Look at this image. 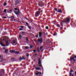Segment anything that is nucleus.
<instances>
[{
  "label": "nucleus",
  "instance_id": "obj_1",
  "mask_svg": "<svg viewBox=\"0 0 76 76\" xmlns=\"http://www.w3.org/2000/svg\"><path fill=\"white\" fill-rule=\"evenodd\" d=\"M66 21H63L62 23H61V26H63V25H67V23H69V22H70V18H68L66 19Z\"/></svg>",
  "mask_w": 76,
  "mask_h": 76
},
{
  "label": "nucleus",
  "instance_id": "obj_2",
  "mask_svg": "<svg viewBox=\"0 0 76 76\" xmlns=\"http://www.w3.org/2000/svg\"><path fill=\"white\" fill-rule=\"evenodd\" d=\"M40 14V12H39V11H37L35 13V17H38V16Z\"/></svg>",
  "mask_w": 76,
  "mask_h": 76
},
{
  "label": "nucleus",
  "instance_id": "obj_3",
  "mask_svg": "<svg viewBox=\"0 0 76 76\" xmlns=\"http://www.w3.org/2000/svg\"><path fill=\"white\" fill-rule=\"evenodd\" d=\"M10 41L9 40L7 41L6 42V44L7 45H8L10 44Z\"/></svg>",
  "mask_w": 76,
  "mask_h": 76
},
{
  "label": "nucleus",
  "instance_id": "obj_4",
  "mask_svg": "<svg viewBox=\"0 0 76 76\" xmlns=\"http://www.w3.org/2000/svg\"><path fill=\"white\" fill-rule=\"evenodd\" d=\"M37 41L39 42H40V43H42V38L39 39L37 40Z\"/></svg>",
  "mask_w": 76,
  "mask_h": 76
},
{
  "label": "nucleus",
  "instance_id": "obj_5",
  "mask_svg": "<svg viewBox=\"0 0 76 76\" xmlns=\"http://www.w3.org/2000/svg\"><path fill=\"white\" fill-rule=\"evenodd\" d=\"M3 42V40H0V44L1 45V46H4V45L2 43Z\"/></svg>",
  "mask_w": 76,
  "mask_h": 76
},
{
  "label": "nucleus",
  "instance_id": "obj_6",
  "mask_svg": "<svg viewBox=\"0 0 76 76\" xmlns=\"http://www.w3.org/2000/svg\"><path fill=\"white\" fill-rule=\"evenodd\" d=\"M10 20L11 21H13L14 20V17L13 16H11V17H10Z\"/></svg>",
  "mask_w": 76,
  "mask_h": 76
},
{
  "label": "nucleus",
  "instance_id": "obj_7",
  "mask_svg": "<svg viewBox=\"0 0 76 76\" xmlns=\"http://www.w3.org/2000/svg\"><path fill=\"white\" fill-rule=\"evenodd\" d=\"M38 62L39 64H41V58H38Z\"/></svg>",
  "mask_w": 76,
  "mask_h": 76
},
{
  "label": "nucleus",
  "instance_id": "obj_8",
  "mask_svg": "<svg viewBox=\"0 0 76 76\" xmlns=\"http://www.w3.org/2000/svg\"><path fill=\"white\" fill-rule=\"evenodd\" d=\"M14 12L16 15H18L19 13H20V12H18L17 11H14Z\"/></svg>",
  "mask_w": 76,
  "mask_h": 76
},
{
  "label": "nucleus",
  "instance_id": "obj_9",
  "mask_svg": "<svg viewBox=\"0 0 76 76\" xmlns=\"http://www.w3.org/2000/svg\"><path fill=\"white\" fill-rule=\"evenodd\" d=\"M39 36L40 38H41L42 36V33L39 32Z\"/></svg>",
  "mask_w": 76,
  "mask_h": 76
},
{
  "label": "nucleus",
  "instance_id": "obj_10",
  "mask_svg": "<svg viewBox=\"0 0 76 76\" xmlns=\"http://www.w3.org/2000/svg\"><path fill=\"white\" fill-rule=\"evenodd\" d=\"M43 46H42L40 47V49L42 50V52H43V49H42V48H43Z\"/></svg>",
  "mask_w": 76,
  "mask_h": 76
},
{
  "label": "nucleus",
  "instance_id": "obj_11",
  "mask_svg": "<svg viewBox=\"0 0 76 76\" xmlns=\"http://www.w3.org/2000/svg\"><path fill=\"white\" fill-rule=\"evenodd\" d=\"M58 12H59V13H62V12H63V11H62V10H61L60 9L58 10Z\"/></svg>",
  "mask_w": 76,
  "mask_h": 76
},
{
  "label": "nucleus",
  "instance_id": "obj_12",
  "mask_svg": "<svg viewBox=\"0 0 76 76\" xmlns=\"http://www.w3.org/2000/svg\"><path fill=\"white\" fill-rule=\"evenodd\" d=\"M4 39H3V41H4V40H5V39H7V37L6 36H4Z\"/></svg>",
  "mask_w": 76,
  "mask_h": 76
},
{
  "label": "nucleus",
  "instance_id": "obj_13",
  "mask_svg": "<svg viewBox=\"0 0 76 76\" xmlns=\"http://www.w3.org/2000/svg\"><path fill=\"white\" fill-rule=\"evenodd\" d=\"M10 53H14L15 52V50H11L10 51Z\"/></svg>",
  "mask_w": 76,
  "mask_h": 76
},
{
  "label": "nucleus",
  "instance_id": "obj_14",
  "mask_svg": "<svg viewBox=\"0 0 76 76\" xmlns=\"http://www.w3.org/2000/svg\"><path fill=\"white\" fill-rule=\"evenodd\" d=\"M20 52L19 51H15V50L14 53H15V54H18Z\"/></svg>",
  "mask_w": 76,
  "mask_h": 76
},
{
  "label": "nucleus",
  "instance_id": "obj_15",
  "mask_svg": "<svg viewBox=\"0 0 76 76\" xmlns=\"http://www.w3.org/2000/svg\"><path fill=\"white\" fill-rule=\"evenodd\" d=\"M36 70H41V69L39 67L36 68H35Z\"/></svg>",
  "mask_w": 76,
  "mask_h": 76
},
{
  "label": "nucleus",
  "instance_id": "obj_16",
  "mask_svg": "<svg viewBox=\"0 0 76 76\" xmlns=\"http://www.w3.org/2000/svg\"><path fill=\"white\" fill-rule=\"evenodd\" d=\"M28 28H29V29H32V27L30 26H28Z\"/></svg>",
  "mask_w": 76,
  "mask_h": 76
},
{
  "label": "nucleus",
  "instance_id": "obj_17",
  "mask_svg": "<svg viewBox=\"0 0 76 76\" xmlns=\"http://www.w3.org/2000/svg\"><path fill=\"white\" fill-rule=\"evenodd\" d=\"M33 47H34V46H33V45H31L30 46V48H33Z\"/></svg>",
  "mask_w": 76,
  "mask_h": 76
},
{
  "label": "nucleus",
  "instance_id": "obj_18",
  "mask_svg": "<svg viewBox=\"0 0 76 76\" xmlns=\"http://www.w3.org/2000/svg\"><path fill=\"white\" fill-rule=\"evenodd\" d=\"M39 6L40 7H41L42 6V4H41V3H40L39 4Z\"/></svg>",
  "mask_w": 76,
  "mask_h": 76
},
{
  "label": "nucleus",
  "instance_id": "obj_19",
  "mask_svg": "<svg viewBox=\"0 0 76 76\" xmlns=\"http://www.w3.org/2000/svg\"><path fill=\"white\" fill-rule=\"evenodd\" d=\"M25 57H24V56H23L22 57V60H25Z\"/></svg>",
  "mask_w": 76,
  "mask_h": 76
},
{
  "label": "nucleus",
  "instance_id": "obj_20",
  "mask_svg": "<svg viewBox=\"0 0 76 76\" xmlns=\"http://www.w3.org/2000/svg\"><path fill=\"white\" fill-rule=\"evenodd\" d=\"M7 51H8V49L7 50H5V53H7Z\"/></svg>",
  "mask_w": 76,
  "mask_h": 76
},
{
  "label": "nucleus",
  "instance_id": "obj_21",
  "mask_svg": "<svg viewBox=\"0 0 76 76\" xmlns=\"http://www.w3.org/2000/svg\"><path fill=\"white\" fill-rule=\"evenodd\" d=\"M25 48L26 49H29V48L28 46H26Z\"/></svg>",
  "mask_w": 76,
  "mask_h": 76
},
{
  "label": "nucleus",
  "instance_id": "obj_22",
  "mask_svg": "<svg viewBox=\"0 0 76 76\" xmlns=\"http://www.w3.org/2000/svg\"><path fill=\"white\" fill-rule=\"evenodd\" d=\"M22 37V35H19V38L20 39H21Z\"/></svg>",
  "mask_w": 76,
  "mask_h": 76
},
{
  "label": "nucleus",
  "instance_id": "obj_23",
  "mask_svg": "<svg viewBox=\"0 0 76 76\" xmlns=\"http://www.w3.org/2000/svg\"><path fill=\"white\" fill-rule=\"evenodd\" d=\"M16 43V42L15 41V40H13V41H12V43L14 44H15Z\"/></svg>",
  "mask_w": 76,
  "mask_h": 76
},
{
  "label": "nucleus",
  "instance_id": "obj_24",
  "mask_svg": "<svg viewBox=\"0 0 76 76\" xmlns=\"http://www.w3.org/2000/svg\"><path fill=\"white\" fill-rule=\"evenodd\" d=\"M74 59V57H73L70 58V59L71 60H73Z\"/></svg>",
  "mask_w": 76,
  "mask_h": 76
},
{
  "label": "nucleus",
  "instance_id": "obj_25",
  "mask_svg": "<svg viewBox=\"0 0 76 76\" xmlns=\"http://www.w3.org/2000/svg\"><path fill=\"white\" fill-rule=\"evenodd\" d=\"M36 75H39V72H38L37 73H35Z\"/></svg>",
  "mask_w": 76,
  "mask_h": 76
},
{
  "label": "nucleus",
  "instance_id": "obj_26",
  "mask_svg": "<svg viewBox=\"0 0 76 76\" xmlns=\"http://www.w3.org/2000/svg\"><path fill=\"white\" fill-rule=\"evenodd\" d=\"M6 3H4V6H6Z\"/></svg>",
  "mask_w": 76,
  "mask_h": 76
},
{
  "label": "nucleus",
  "instance_id": "obj_27",
  "mask_svg": "<svg viewBox=\"0 0 76 76\" xmlns=\"http://www.w3.org/2000/svg\"><path fill=\"white\" fill-rule=\"evenodd\" d=\"M19 60H22V57H20L19 58Z\"/></svg>",
  "mask_w": 76,
  "mask_h": 76
},
{
  "label": "nucleus",
  "instance_id": "obj_28",
  "mask_svg": "<svg viewBox=\"0 0 76 76\" xmlns=\"http://www.w3.org/2000/svg\"><path fill=\"white\" fill-rule=\"evenodd\" d=\"M45 28L46 29H48V26H46Z\"/></svg>",
  "mask_w": 76,
  "mask_h": 76
},
{
  "label": "nucleus",
  "instance_id": "obj_29",
  "mask_svg": "<svg viewBox=\"0 0 76 76\" xmlns=\"http://www.w3.org/2000/svg\"><path fill=\"white\" fill-rule=\"evenodd\" d=\"M26 23V25H27V26H29V24L28 23Z\"/></svg>",
  "mask_w": 76,
  "mask_h": 76
},
{
  "label": "nucleus",
  "instance_id": "obj_30",
  "mask_svg": "<svg viewBox=\"0 0 76 76\" xmlns=\"http://www.w3.org/2000/svg\"><path fill=\"white\" fill-rule=\"evenodd\" d=\"M22 48H23V49L24 50H25V47L24 46H23L22 47Z\"/></svg>",
  "mask_w": 76,
  "mask_h": 76
},
{
  "label": "nucleus",
  "instance_id": "obj_31",
  "mask_svg": "<svg viewBox=\"0 0 76 76\" xmlns=\"http://www.w3.org/2000/svg\"><path fill=\"white\" fill-rule=\"evenodd\" d=\"M56 26H57V27H60V25L58 24L56 25Z\"/></svg>",
  "mask_w": 76,
  "mask_h": 76
},
{
  "label": "nucleus",
  "instance_id": "obj_32",
  "mask_svg": "<svg viewBox=\"0 0 76 76\" xmlns=\"http://www.w3.org/2000/svg\"><path fill=\"white\" fill-rule=\"evenodd\" d=\"M7 11V10H6V9H5L4 10V12H6V11Z\"/></svg>",
  "mask_w": 76,
  "mask_h": 76
},
{
  "label": "nucleus",
  "instance_id": "obj_33",
  "mask_svg": "<svg viewBox=\"0 0 76 76\" xmlns=\"http://www.w3.org/2000/svg\"><path fill=\"white\" fill-rule=\"evenodd\" d=\"M19 31H22L23 30V29L22 28H19Z\"/></svg>",
  "mask_w": 76,
  "mask_h": 76
},
{
  "label": "nucleus",
  "instance_id": "obj_34",
  "mask_svg": "<svg viewBox=\"0 0 76 76\" xmlns=\"http://www.w3.org/2000/svg\"><path fill=\"white\" fill-rule=\"evenodd\" d=\"M54 35L55 36H56V35H57V33H54Z\"/></svg>",
  "mask_w": 76,
  "mask_h": 76
},
{
  "label": "nucleus",
  "instance_id": "obj_35",
  "mask_svg": "<svg viewBox=\"0 0 76 76\" xmlns=\"http://www.w3.org/2000/svg\"><path fill=\"white\" fill-rule=\"evenodd\" d=\"M54 10H56V11H57L58 10V9L57 8H55Z\"/></svg>",
  "mask_w": 76,
  "mask_h": 76
},
{
  "label": "nucleus",
  "instance_id": "obj_36",
  "mask_svg": "<svg viewBox=\"0 0 76 76\" xmlns=\"http://www.w3.org/2000/svg\"><path fill=\"white\" fill-rule=\"evenodd\" d=\"M15 2L16 3H19V1H16Z\"/></svg>",
  "mask_w": 76,
  "mask_h": 76
},
{
  "label": "nucleus",
  "instance_id": "obj_37",
  "mask_svg": "<svg viewBox=\"0 0 76 76\" xmlns=\"http://www.w3.org/2000/svg\"><path fill=\"white\" fill-rule=\"evenodd\" d=\"M27 57H29V54L27 53L26 55Z\"/></svg>",
  "mask_w": 76,
  "mask_h": 76
},
{
  "label": "nucleus",
  "instance_id": "obj_38",
  "mask_svg": "<svg viewBox=\"0 0 76 76\" xmlns=\"http://www.w3.org/2000/svg\"><path fill=\"white\" fill-rule=\"evenodd\" d=\"M73 70L71 69L70 70V72H71V73H72V72H73Z\"/></svg>",
  "mask_w": 76,
  "mask_h": 76
},
{
  "label": "nucleus",
  "instance_id": "obj_39",
  "mask_svg": "<svg viewBox=\"0 0 76 76\" xmlns=\"http://www.w3.org/2000/svg\"><path fill=\"white\" fill-rule=\"evenodd\" d=\"M15 10H18V9L16 8H14Z\"/></svg>",
  "mask_w": 76,
  "mask_h": 76
},
{
  "label": "nucleus",
  "instance_id": "obj_40",
  "mask_svg": "<svg viewBox=\"0 0 76 76\" xmlns=\"http://www.w3.org/2000/svg\"><path fill=\"white\" fill-rule=\"evenodd\" d=\"M26 41H29V39H28L27 38L26 39Z\"/></svg>",
  "mask_w": 76,
  "mask_h": 76
},
{
  "label": "nucleus",
  "instance_id": "obj_41",
  "mask_svg": "<svg viewBox=\"0 0 76 76\" xmlns=\"http://www.w3.org/2000/svg\"><path fill=\"white\" fill-rule=\"evenodd\" d=\"M38 52H39L40 51H39V48H38Z\"/></svg>",
  "mask_w": 76,
  "mask_h": 76
},
{
  "label": "nucleus",
  "instance_id": "obj_42",
  "mask_svg": "<svg viewBox=\"0 0 76 76\" xmlns=\"http://www.w3.org/2000/svg\"><path fill=\"white\" fill-rule=\"evenodd\" d=\"M20 27L21 28H24L23 26H21Z\"/></svg>",
  "mask_w": 76,
  "mask_h": 76
},
{
  "label": "nucleus",
  "instance_id": "obj_43",
  "mask_svg": "<svg viewBox=\"0 0 76 76\" xmlns=\"http://www.w3.org/2000/svg\"><path fill=\"white\" fill-rule=\"evenodd\" d=\"M3 18H4V19H6L7 18H6V17H3Z\"/></svg>",
  "mask_w": 76,
  "mask_h": 76
},
{
  "label": "nucleus",
  "instance_id": "obj_44",
  "mask_svg": "<svg viewBox=\"0 0 76 76\" xmlns=\"http://www.w3.org/2000/svg\"><path fill=\"white\" fill-rule=\"evenodd\" d=\"M11 60H15V59L14 58H11Z\"/></svg>",
  "mask_w": 76,
  "mask_h": 76
},
{
  "label": "nucleus",
  "instance_id": "obj_45",
  "mask_svg": "<svg viewBox=\"0 0 76 76\" xmlns=\"http://www.w3.org/2000/svg\"><path fill=\"white\" fill-rule=\"evenodd\" d=\"M33 41H34V42H36V39H34L33 40Z\"/></svg>",
  "mask_w": 76,
  "mask_h": 76
},
{
  "label": "nucleus",
  "instance_id": "obj_46",
  "mask_svg": "<svg viewBox=\"0 0 76 76\" xmlns=\"http://www.w3.org/2000/svg\"><path fill=\"white\" fill-rule=\"evenodd\" d=\"M10 13H11V12H12V10H10Z\"/></svg>",
  "mask_w": 76,
  "mask_h": 76
},
{
  "label": "nucleus",
  "instance_id": "obj_47",
  "mask_svg": "<svg viewBox=\"0 0 76 76\" xmlns=\"http://www.w3.org/2000/svg\"><path fill=\"white\" fill-rule=\"evenodd\" d=\"M2 49H3V50H5V49H6V48H5L4 47H3L2 48Z\"/></svg>",
  "mask_w": 76,
  "mask_h": 76
},
{
  "label": "nucleus",
  "instance_id": "obj_48",
  "mask_svg": "<svg viewBox=\"0 0 76 76\" xmlns=\"http://www.w3.org/2000/svg\"><path fill=\"white\" fill-rule=\"evenodd\" d=\"M72 73H70L69 74V76H72Z\"/></svg>",
  "mask_w": 76,
  "mask_h": 76
},
{
  "label": "nucleus",
  "instance_id": "obj_49",
  "mask_svg": "<svg viewBox=\"0 0 76 76\" xmlns=\"http://www.w3.org/2000/svg\"><path fill=\"white\" fill-rule=\"evenodd\" d=\"M45 35H48V33H46L45 34Z\"/></svg>",
  "mask_w": 76,
  "mask_h": 76
},
{
  "label": "nucleus",
  "instance_id": "obj_50",
  "mask_svg": "<svg viewBox=\"0 0 76 76\" xmlns=\"http://www.w3.org/2000/svg\"><path fill=\"white\" fill-rule=\"evenodd\" d=\"M75 75L76 76V71L75 72Z\"/></svg>",
  "mask_w": 76,
  "mask_h": 76
},
{
  "label": "nucleus",
  "instance_id": "obj_51",
  "mask_svg": "<svg viewBox=\"0 0 76 76\" xmlns=\"http://www.w3.org/2000/svg\"><path fill=\"white\" fill-rule=\"evenodd\" d=\"M1 57H2V56H1L0 55V59L1 58Z\"/></svg>",
  "mask_w": 76,
  "mask_h": 76
},
{
  "label": "nucleus",
  "instance_id": "obj_52",
  "mask_svg": "<svg viewBox=\"0 0 76 76\" xmlns=\"http://www.w3.org/2000/svg\"><path fill=\"white\" fill-rule=\"evenodd\" d=\"M34 52H35V51H36V50H33Z\"/></svg>",
  "mask_w": 76,
  "mask_h": 76
},
{
  "label": "nucleus",
  "instance_id": "obj_53",
  "mask_svg": "<svg viewBox=\"0 0 76 76\" xmlns=\"http://www.w3.org/2000/svg\"><path fill=\"white\" fill-rule=\"evenodd\" d=\"M38 37V35H37L36 37Z\"/></svg>",
  "mask_w": 76,
  "mask_h": 76
},
{
  "label": "nucleus",
  "instance_id": "obj_54",
  "mask_svg": "<svg viewBox=\"0 0 76 76\" xmlns=\"http://www.w3.org/2000/svg\"><path fill=\"white\" fill-rule=\"evenodd\" d=\"M41 10V9H38V10Z\"/></svg>",
  "mask_w": 76,
  "mask_h": 76
},
{
  "label": "nucleus",
  "instance_id": "obj_55",
  "mask_svg": "<svg viewBox=\"0 0 76 76\" xmlns=\"http://www.w3.org/2000/svg\"><path fill=\"white\" fill-rule=\"evenodd\" d=\"M4 29L5 30H6V29H7L6 28H4Z\"/></svg>",
  "mask_w": 76,
  "mask_h": 76
},
{
  "label": "nucleus",
  "instance_id": "obj_56",
  "mask_svg": "<svg viewBox=\"0 0 76 76\" xmlns=\"http://www.w3.org/2000/svg\"><path fill=\"white\" fill-rule=\"evenodd\" d=\"M2 71H3L2 72H3V73H4V70H2Z\"/></svg>",
  "mask_w": 76,
  "mask_h": 76
},
{
  "label": "nucleus",
  "instance_id": "obj_57",
  "mask_svg": "<svg viewBox=\"0 0 76 76\" xmlns=\"http://www.w3.org/2000/svg\"><path fill=\"white\" fill-rule=\"evenodd\" d=\"M28 20H29V22H31V20H29L28 19Z\"/></svg>",
  "mask_w": 76,
  "mask_h": 76
},
{
  "label": "nucleus",
  "instance_id": "obj_58",
  "mask_svg": "<svg viewBox=\"0 0 76 76\" xmlns=\"http://www.w3.org/2000/svg\"><path fill=\"white\" fill-rule=\"evenodd\" d=\"M41 66V67H42V65H40L39 66Z\"/></svg>",
  "mask_w": 76,
  "mask_h": 76
},
{
  "label": "nucleus",
  "instance_id": "obj_59",
  "mask_svg": "<svg viewBox=\"0 0 76 76\" xmlns=\"http://www.w3.org/2000/svg\"><path fill=\"white\" fill-rule=\"evenodd\" d=\"M74 57L75 58H76V56H75Z\"/></svg>",
  "mask_w": 76,
  "mask_h": 76
},
{
  "label": "nucleus",
  "instance_id": "obj_60",
  "mask_svg": "<svg viewBox=\"0 0 76 76\" xmlns=\"http://www.w3.org/2000/svg\"><path fill=\"white\" fill-rule=\"evenodd\" d=\"M18 12H19V10H18Z\"/></svg>",
  "mask_w": 76,
  "mask_h": 76
},
{
  "label": "nucleus",
  "instance_id": "obj_61",
  "mask_svg": "<svg viewBox=\"0 0 76 76\" xmlns=\"http://www.w3.org/2000/svg\"><path fill=\"white\" fill-rule=\"evenodd\" d=\"M74 61H76V60L75 59H74Z\"/></svg>",
  "mask_w": 76,
  "mask_h": 76
},
{
  "label": "nucleus",
  "instance_id": "obj_62",
  "mask_svg": "<svg viewBox=\"0 0 76 76\" xmlns=\"http://www.w3.org/2000/svg\"><path fill=\"white\" fill-rule=\"evenodd\" d=\"M41 73L40 72V75H41Z\"/></svg>",
  "mask_w": 76,
  "mask_h": 76
},
{
  "label": "nucleus",
  "instance_id": "obj_63",
  "mask_svg": "<svg viewBox=\"0 0 76 76\" xmlns=\"http://www.w3.org/2000/svg\"><path fill=\"white\" fill-rule=\"evenodd\" d=\"M37 54H35V56H37Z\"/></svg>",
  "mask_w": 76,
  "mask_h": 76
},
{
  "label": "nucleus",
  "instance_id": "obj_64",
  "mask_svg": "<svg viewBox=\"0 0 76 76\" xmlns=\"http://www.w3.org/2000/svg\"><path fill=\"white\" fill-rule=\"evenodd\" d=\"M61 29H63V28L62 27H61Z\"/></svg>",
  "mask_w": 76,
  "mask_h": 76
}]
</instances>
